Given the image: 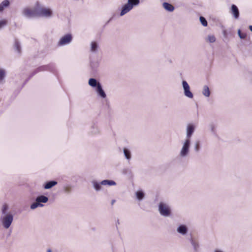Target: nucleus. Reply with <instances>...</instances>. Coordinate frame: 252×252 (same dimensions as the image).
I'll list each match as a JSON object with an SVG mask.
<instances>
[{
  "label": "nucleus",
  "mask_w": 252,
  "mask_h": 252,
  "mask_svg": "<svg viewBox=\"0 0 252 252\" xmlns=\"http://www.w3.org/2000/svg\"><path fill=\"white\" fill-rule=\"evenodd\" d=\"M140 3V0H128L127 3L122 7L120 16H122L129 12L134 6H137Z\"/></svg>",
  "instance_id": "obj_1"
},
{
  "label": "nucleus",
  "mask_w": 252,
  "mask_h": 252,
  "mask_svg": "<svg viewBox=\"0 0 252 252\" xmlns=\"http://www.w3.org/2000/svg\"><path fill=\"white\" fill-rule=\"evenodd\" d=\"M38 17L49 18L53 16V11L48 7L39 6L37 5Z\"/></svg>",
  "instance_id": "obj_2"
},
{
  "label": "nucleus",
  "mask_w": 252,
  "mask_h": 252,
  "mask_svg": "<svg viewBox=\"0 0 252 252\" xmlns=\"http://www.w3.org/2000/svg\"><path fill=\"white\" fill-rule=\"evenodd\" d=\"M13 220V215L12 213L0 216V221L2 226L5 229L9 228Z\"/></svg>",
  "instance_id": "obj_3"
},
{
  "label": "nucleus",
  "mask_w": 252,
  "mask_h": 252,
  "mask_svg": "<svg viewBox=\"0 0 252 252\" xmlns=\"http://www.w3.org/2000/svg\"><path fill=\"white\" fill-rule=\"evenodd\" d=\"M22 15L27 18H32L38 17L37 5L33 8H24L22 11Z\"/></svg>",
  "instance_id": "obj_4"
},
{
  "label": "nucleus",
  "mask_w": 252,
  "mask_h": 252,
  "mask_svg": "<svg viewBox=\"0 0 252 252\" xmlns=\"http://www.w3.org/2000/svg\"><path fill=\"white\" fill-rule=\"evenodd\" d=\"M158 211L160 214L164 217H169L171 214V208L170 206L163 202L159 203L158 205Z\"/></svg>",
  "instance_id": "obj_5"
},
{
  "label": "nucleus",
  "mask_w": 252,
  "mask_h": 252,
  "mask_svg": "<svg viewBox=\"0 0 252 252\" xmlns=\"http://www.w3.org/2000/svg\"><path fill=\"white\" fill-rule=\"evenodd\" d=\"M190 141L189 139H187L183 144V147L180 152V156L182 158L186 157L189 153Z\"/></svg>",
  "instance_id": "obj_6"
},
{
  "label": "nucleus",
  "mask_w": 252,
  "mask_h": 252,
  "mask_svg": "<svg viewBox=\"0 0 252 252\" xmlns=\"http://www.w3.org/2000/svg\"><path fill=\"white\" fill-rule=\"evenodd\" d=\"M72 40V35L70 33L66 34L61 38L60 40L58 42V45L59 46H63L68 44L71 42Z\"/></svg>",
  "instance_id": "obj_7"
},
{
  "label": "nucleus",
  "mask_w": 252,
  "mask_h": 252,
  "mask_svg": "<svg viewBox=\"0 0 252 252\" xmlns=\"http://www.w3.org/2000/svg\"><path fill=\"white\" fill-rule=\"evenodd\" d=\"M182 86L184 90V95L188 98H192L193 95L190 91V87L186 81L183 80L182 81Z\"/></svg>",
  "instance_id": "obj_8"
},
{
  "label": "nucleus",
  "mask_w": 252,
  "mask_h": 252,
  "mask_svg": "<svg viewBox=\"0 0 252 252\" xmlns=\"http://www.w3.org/2000/svg\"><path fill=\"white\" fill-rule=\"evenodd\" d=\"M189 241L193 247L194 252H198L200 246L197 239L195 238L191 237L189 239Z\"/></svg>",
  "instance_id": "obj_9"
},
{
  "label": "nucleus",
  "mask_w": 252,
  "mask_h": 252,
  "mask_svg": "<svg viewBox=\"0 0 252 252\" xmlns=\"http://www.w3.org/2000/svg\"><path fill=\"white\" fill-rule=\"evenodd\" d=\"M95 91L97 95L102 99H105L106 97V94L103 90L101 84H98V87L95 88Z\"/></svg>",
  "instance_id": "obj_10"
},
{
  "label": "nucleus",
  "mask_w": 252,
  "mask_h": 252,
  "mask_svg": "<svg viewBox=\"0 0 252 252\" xmlns=\"http://www.w3.org/2000/svg\"><path fill=\"white\" fill-rule=\"evenodd\" d=\"M177 232L182 235H186L188 232V227L184 224L180 225L177 228Z\"/></svg>",
  "instance_id": "obj_11"
},
{
  "label": "nucleus",
  "mask_w": 252,
  "mask_h": 252,
  "mask_svg": "<svg viewBox=\"0 0 252 252\" xmlns=\"http://www.w3.org/2000/svg\"><path fill=\"white\" fill-rule=\"evenodd\" d=\"M230 10L233 17L236 19H238L239 17V11L237 6L235 4H232Z\"/></svg>",
  "instance_id": "obj_12"
},
{
  "label": "nucleus",
  "mask_w": 252,
  "mask_h": 252,
  "mask_svg": "<svg viewBox=\"0 0 252 252\" xmlns=\"http://www.w3.org/2000/svg\"><path fill=\"white\" fill-rule=\"evenodd\" d=\"M10 6V1L9 0H4L0 3V13L3 12L5 8Z\"/></svg>",
  "instance_id": "obj_13"
},
{
  "label": "nucleus",
  "mask_w": 252,
  "mask_h": 252,
  "mask_svg": "<svg viewBox=\"0 0 252 252\" xmlns=\"http://www.w3.org/2000/svg\"><path fill=\"white\" fill-rule=\"evenodd\" d=\"M57 184H58V183L56 181H48V182H46L43 185V188H44V189H51L52 187L56 186V185H57Z\"/></svg>",
  "instance_id": "obj_14"
},
{
  "label": "nucleus",
  "mask_w": 252,
  "mask_h": 252,
  "mask_svg": "<svg viewBox=\"0 0 252 252\" xmlns=\"http://www.w3.org/2000/svg\"><path fill=\"white\" fill-rule=\"evenodd\" d=\"M6 71L5 69L0 68V84H3L5 81Z\"/></svg>",
  "instance_id": "obj_15"
},
{
  "label": "nucleus",
  "mask_w": 252,
  "mask_h": 252,
  "mask_svg": "<svg viewBox=\"0 0 252 252\" xmlns=\"http://www.w3.org/2000/svg\"><path fill=\"white\" fill-rule=\"evenodd\" d=\"M35 201L39 203H45L48 202V198L45 195H41L36 198Z\"/></svg>",
  "instance_id": "obj_16"
},
{
  "label": "nucleus",
  "mask_w": 252,
  "mask_h": 252,
  "mask_svg": "<svg viewBox=\"0 0 252 252\" xmlns=\"http://www.w3.org/2000/svg\"><path fill=\"white\" fill-rule=\"evenodd\" d=\"M89 85L92 87H95L96 88L98 87V84H101L99 82H98L96 79L95 78H90L88 81Z\"/></svg>",
  "instance_id": "obj_17"
},
{
  "label": "nucleus",
  "mask_w": 252,
  "mask_h": 252,
  "mask_svg": "<svg viewBox=\"0 0 252 252\" xmlns=\"http://www.w3.org/2000/svg\"><path fill=\"white\" fill-rule=\"evenodd\" d=\"M163 8L168 11L172 12L174 11L175 8L171 4L164 2L162 4Z\"/></svg>",
  "instance_id": "obj_18"
},
{
  "label": "nucleus",
  "mask_w": 252,
  "mask_h": 252,
  "mask_svg": "<svg viewBox=\"0 0 252 252\" xmlns=\"http://www.w3.org/2000/svg\"><path fill=\"white\" fill-rule=\"evenodd\" d=\"M123 152L125 158L128 160L129 161L131 158V153L130 151L126 148H124L123 149Z\"/></svg>",
  "instance_id": "obj_19"
},
{
  "label": "nucleus",
  "mask_w": 252,
  "mask_h": 252,
  "mask_svg": "<svg viewBox=\"0 0 252 252\" xmlns=\"http://www.w3.org/2000/svg\"><path fill=\"white\" fill-rule=\"evenodd\" d=\"M135 195L137 200L141 201L144 198L145 194L144 191L139 190L135 192Z\"/></svg>",
  "instance_id": "obj_20"
},
{
  "label": "nucleus",
  "mask_w": 252,
  "mask_h": 252,
  "mask_svg": "<svg viewBox=\"0 0 252 252\" xmlns=\"http://www.w3.org/2000/svg\"><path fill=\"white\" fill-rule=\"evenodd\" d=\"M92 184L94 188L96 191H98L101 190V185H102L101 184V182L98 183L96 181L94 180V181H92Z\"/></svg>",
  "instance_id": "obj_21"
},
{
  "label": "nucleus",
  "mask_w": 252,
  "mask_h": 252,
  "mask_svg": "<svg viewBox=\"0 0 252 252\" xmlns=\"http://www.w3.org/2000/svg\"><path fill=\"white\" fill-rule=\"evenodd\" d=\"M101 184L103 186H115L116 185V183L112 180H104L101 182Z\"/></svg>",
  "instance_id": "obj_22"
},
{
  "label": "nucleus",
  "mask_w": 252,
  "mask_h": 252,
  "mask_svg": "<svg viewBox=\"0 0 252 252\" xmlns=\"http://www.w3.org/2000/svg\"><path fill=\"white\" fill-rule=\"evenodd\" d=\"M202 94L206 97H209L210 95V92L209 87L205 85L203 87Z\"/></svg>",
  "instance_id": "obj_23"
},
{
  "label": "nucleus",
  "mask_w": 252,
  "mask_h": 252,
  "mask_svg": "<svg viewBox=\"0 0 252 252\" xmlns=\"http://www.w3.org/2000/svg\"><path fill=\"white\" fill-rule=\"evenodd\" d=\"M194 131V127H188L187 130V139L190 138L191 135L193 133Z\"/></svg>",
  "instance_id": "obj_24"
},
{
  "label": "nucleus",
  "mask_w": 252,
  "mask_h": 252,
  "mask_svg": "<svg viewBox=\"0 0 252 252\" xmlns=\"http://www.w3.org/2000/svg\"><path fill=\"white\" fill-rule=\"evenodd\" d=\"M8 206L7 204H3L1 208V215H4L8 214H11L10 212H8Z\"/></svg>",
  "instance_id": "obj_25"
},
{
  "label": "nucleus",
  "mask_w": 252,
  "mask_h": 252,
  "mask_svg": "<svg viewBox=\"0 0 252 252\" xmlns=\"http://www.w3.org/2000/svg\"><path fill=\"white\" fill-rule=\"evenodd\" d=\"M43 206H44V205L43 204L39 203L37 201H35V202L32 203L31 205L30 208H31V209L34 210V209H36V208H37L38 207H42Z\"/></svg>",
  "instance_id": "obj_26"
},
{
  "label": "nucleus",
  "mask_w": 252,
  "mask_h": 252,
  "mask_svg": "<svg viewBox=\"0 0 252 252\" xmlns=\"http://www.w3.org/2000/svg\"><path fill=\"white\" fill-rule=\"evenodd\" d=\"M216 37L213 35H208L206 38L205 39V40L206 42H209V43H214L216 41Z\"/></svg>",
  "instance_id": "obj_27"
},
{
  "label": "nucleus",
  "mask_w": 252,
  "mask_h": 252,
  "mask_svg": "<svg viewBox=\"0 0 252 252\" xmlns=\"http://www.w3.org/2000/svg\"><path fill=\"white\" fill-rule=\"evenodd\" d=\"M98 48V45L97 43L93 41L91 44V51L93 52H95L97 51Z\"/></svg>",
  "instance_id": "obj_28"
},
{
  "label": "nucleus",
  "mask_w": 252,
  "mask_h": 252,
  "mask_svg": "<svg viewBox=\"0 0 252 252\" xmlns=\"http://www.w3.org/2000/svg\"><path fill=\"white\" fill-rule=\"evenodd\" d=\"M47 68H48V66H40V67H38L37 68H36L34 71V72L32 74V75H33L34 74H36V73H37L38 72H39L40 71H42L47 70Z\"/></svg>",
  "instance_id": "obj_29"
},
{
  "label": "nucleus",
  "mask_w": 252,
  "mask_h": 252,
  "mask_svg": "<svg viewBox=\"0 0 252 252\" xmlns=\"http://www.w3.org/2000/svg\"><path fill=\"white\" fill-rule=\"evenodd\" d=\"M99 131L98 127H90V132L92 134H97L99 133Z\"/></svg>",
  "instance_id": "obj_30"
},
{
  "label": "nucleus",
  "mask_w": 252,
  "mask_h": 252,
  "mask_svg": "<svg viewBox=\"0 0 252 252\" xmlns=\"http://www.w3.org/2000/svg\"><path fill=\"white\" fill-rule=\"evenodd\" d=\"M7 20L5 19H3L0 20V30L5 27L7 24Z\"/></svg>",
  "instance_id": "obj_31"
},
{
  "label": "nucleus",
  "mask_w": 252,
  "mask_h": 252,
  "mask_svg": "<svg viewBox=\"0 0 252 252\" xmlns=\"http://www.w3.org/2000/svg\"><path fill=\"white\" fill-rule=\"evenodd\" d=\"M14 47L17 52L20 54L21 53V47L19 42L17 40L15 41Z\"/></svg>",
  "instance_id": "obj_32"
},
{
  "label": "nucleus",
  "mask_w": 252,
  "mask_h": 252,
  "mask_svg": "<svg viewBox=\"0 0 252 252\" xmlns=\"http://www.w3.org/2000/svg\"><path fill=\"white\" fill-rule=\"evenodd\" d=\"M63 190L64 192L69 193L71 191V187L68 185H65L63 187Z\"/></svg>",
  "instance_id": "obj_33"
},
{
  "label": "nucleus",
  "mask_w": 252,
  "mask_h": 252,
  "mask_svg": "<svg viewBox=\"0 0 252 252\" xmlns=\"http://www.w3.org/2000/svg\"><path fill=\"white\" fill-rule=\"evenodd\" d=\"M199 19L202 25L204 27H206L207 26V21L206 19L202 16H200Z\"/></svg>",
  "instance_id": "obj_34"
},
{
  "label": "nucleus",
  "mask_w": 252,
  "mask_h": 252,
  "mask_svg": "<svg viewBox=\"0 0 252 252\" xmlns=\"http://www.w3.org/2000/svg\"><path fill=\"white\" fill-rule=\"evenodd\" d=\"M238 33L239 36L241 39H245L246 37V33H242L241 32V31L240 30H238Z\"/></svg>",
  "instance_id": "obj_35"
},
{
  "label": "nucleus",
  "mask_w": 252,
  "mask_h": 252,
  "mask_svg": "<svg viewBox=\"0 0 252 252\" xmlns=\"http://www.w3.org/2000/svg\"><path fill=\"white\" fill-rule=\"evenodd\" d=\"M194 150L196 152H198L199 150V142L197 141L195 144Z\"/></svg>",
  "instance_id": "obj_36"
},
{
  "label": "nucleus",
  "mask_w": 252,
  "mask_h": 252,
  "mask_svg": "<svg viewBox=\"0 0 252 252\" xmlns=\"http://www.w3.org/2000/svg\"><path fill=\"white\" fill-rule=\"evenodd\" d=\"M115 201H116L115 200H112L111 201V204L113 205L115 203Z\"/></svg>",
  "instance_id": "obj_37"
},
{
  "label": "nucleus",
  "mask_w": 252,
  "mask_h": 252,
  "mask_svg": "<svg viewBox=\"0 0 252 252\" xmlns=\"http://www.w3.org/2000/svg\"><path fill=\"white\" fill-rule=\"evenodd\" d=\"M126 170H127L126 169L123 170V173L124 174H126Z\"/></svg>",
  "instance_id": "obj_38"
},
{
  "label": "nucleus",
  "mask_w": 252,
  "mask_h": 252,
  "mask_svg": "<svg viewBox=\"0 0 252 252\" xmlns=\"http://www.w3.org/2000/svg\"><path fill=\"white\" fill-rule=\"evenodd\" d=\"M249 29L252 32V26H249Z\"/></svg>",
  "instance_id": "obj_39"
},
{
  "label": "nucleus",
  "mask_w": 252,
  "mask_h": 252,
  "mask_svg": "<svg viewBox=\"0 0 252 252\" xmlns=\"http://www.w3.org/2000/svg\"><path fill=\"white\" fill-rule=\"evenodd\" d=\"M47 252H52V250L51 249H48Z\"/></svg>",
  "instance_id": "obj_40"
},
{
  "label": "nucleus",
  "mask_w": 252,
  "mask_h": 252,
  "mask_svg": "<svg viewBox=\"0 0 252 252\" xmlns=\"http://www.w3.org/2000/svg\"><path fill=\"white\" fill-rule=\"evenodd\" d=\"M215 252H221L220 251H219V250H216L215 251Z\"/></svg>",
  "instance_id": "obj_41"
},
{
  "label": "nucleus",
  "mask_w": 252,
  "mask_h": 252,
  "mask_svg": "<svg viewBox=\"0 0 252 252\" xmlns=\"http://www.w3.org/2000/svg\"><path fill=\"white\" fill-rule=\"evenodd\" d=\"M212 131H214V128H212Z\"/></svg>",
  "instance_id": "obj_42"
}]
</instances>
